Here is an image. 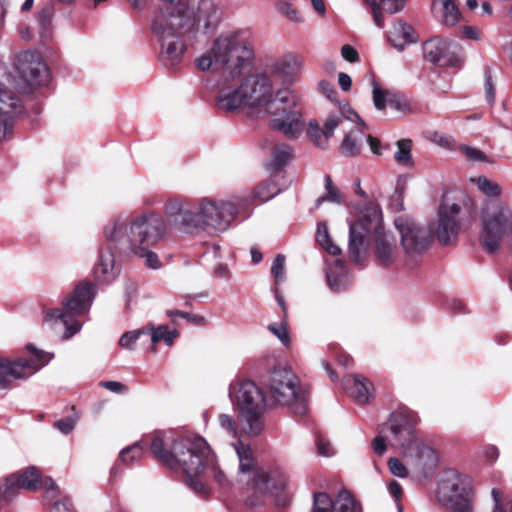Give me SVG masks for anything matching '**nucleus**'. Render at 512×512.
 <instances>
[{
	"label": "nucleus",
	"instance_id": "9",
	"mask_svg": "<svg viewBox=\"0 0 512 512\" xmlns=\"http://www.w3.org/2000/svg\"><path fill=\"white\" fill-rule=\"evenodd\" d=\"M14 67L19 74L20 81L15 82L10 74L0 81L9 94H12L19 103L16 117L22 111V106L17 93H30L34 88L42 86L49 81V70L41 54L36 50L19 52L15 57Z\"/></svg>",
	"mask_w": 512,
	"mask_h": 512
},
{
	"label": "nucleus",
	"instance_id": "56",
	"mask_svg": "<svg viewBox=\"0 0 512 512\" xmlns=\"http://www.w3.org/2000/svg\"><path fill=\"white\" fill-rule=\"evenodd\" d=\"M319 91L324 94L330 100H335L337 96V92L334 88V85L326 80H321L318 83Z\"/></svg>",
	"mask_w": 512,
	"mask_h": 512
},
{
	"label": "nucleus",
	"instance_id": "39",
	"mask_svg": "<svg viewBox=\"0 0 512 512\" xmlns=\"http://www.w3.org/2000/svg\"><path fill=\"white\" fill-rule=\"evenodd\" d=\"M218 425L228 437L232 439L238 437L239 431L237 422L232 415L220 414L218 416Z\"/></svg>",
	"mask_w": 512,
	"mask_h": 512
},
{
	"label": "nucleus",
	"instance_id": "62",
	"mask_svg": "<svg viewBox=\"0 0 512 512\" xmlns=\"http://www.w3.org/2000/svg\"><path fill=\"white\" fill-rule=\"evenodd\" d=\"M368 145L371 149V151L376 155H382V146L380 141L377 138H374L372 136L367 137Z\"/></svg>",
	"mask_w": 512,
	"mask_h": 512
},
{
	"label": "nucleus",
	"instance_id": "15",
	"mask_svg": "<svg viewBox=\"0 0 512 512\" xmlns=\"http://www.w3.org/2000/svg\"><path fill=\"white\" fill-rule=\"evenodd\" d=\"M395 226L401 235V244L407 254H419L428 248L429 234L413 219L399 216L395 219Z\"/></svg>",
	"mask_w": 512,
	"mask_h": 512
},
{
	"label": "nucleus",
	"instance_id": "51",
	"mask_svg": "<svg viewBox=\"0 0 512 512\" xmlns=\"http://www.w3.org/2000/svg\"><path fill=\"white\" fill-rule=\"evenodd\" d=\"M268 329L280 340L283 345H288L290 338L287 327L284 323L270 324Z\"/></svg>",
	"mask_w": 512,
	"mask_h": 512
},
{
	"label": "nucleus",
	"instance_id": "24",
	"mask_svg": "<svg viewBox=\"0 0 512 512\" xmlns=\"http://www.w3.org/2000/svg\"><path fill=\"white\" fill-rule=\"evenodd\" d=\"M343 387L347 394L358 404H365L371 397L372 384L370 381L357 374H350L343 378Z\"/></svg>",
	"mask_w": 512,
	"mask_h": 512
},
{
	"label": "nucleus",
	"instance_id": "12",
	"mask_svg": "<svg viewBox=\"0 0 512 512\" xmlns=\"http://www.w3.org/2000/svg\"><path fill=\"white\" fill-rule=\"evenodd\" d=\"M95 287L83 282L75 286L73 291L63 300L65 311L59 308L47 311L48 320H59L65 326L64 338L69 339L81 330V323L74 319L76 315L86 313L94 299Z\"/></svg>",
	"mask_w": 512,
	"mask_h": 512
},
{
	"label": "nucleus",
	"instance_id": "59",
	"mask_svg": "<svg viewBox=\"0 0 512 512\" xmlns=\"http://www.w3.org/2000/svg\"><path fill=\"white\" fill-rule=\"evenodd\" d=\"M372 448L377 455L382 456L386 451V443L384 438L382 436H377L374 438L372 441Z\"/></svg>",
	"mask_w": 512,
	"mask_h": 512
},
{
	"label": "nucleus",
	"instance_id": "3",
	"mask_svg": "<svg viewBox=\"0 0 512 512\" xmlns=\"http://www.w3.org/2000/svg\"><path fill=\"white\" fill-rule=\"evenodd\" d=\"M151 451L156 459L173 470L181 469L186 484L198 495H207L208 487L199 476L209 471L216 483L228 487L230 480L217 462L206 440L196 435L175 438L172 431L158 432L153 436Z\"/></svg>",
	"mask_w": 512,
	"mask_h": 512
},
{
	"label": "nucleus",
	"instance_id": "37",
	"mask_svg": "<svg viewBox=\"0 0 512 512\" xmlns=\"http://www.w3.org/2000/svg\"><path fill=\"white\" fill-rule=\"evenodd\" d=\"M292 158V149L288 145H280L275 147L272 160L268 164V167L273 170H278L284 165H286L289 160Z\"/></svg>",
	"mask_w": 512,
	"mask_h": 512
},
{
	"label": "nucleus",
	"instance_id": "25",
	"mask_svg": "<svg viewBox=\"0 0 512 512\" xmlns=\"http://www.w3.org/2000/svg\"><path fill=\"white\" fill-rule=\"evenodd\" d=\"M107 245L101 249L99 260L94 268L95 277L102 282H110L114 280L118 275V269L115 266V257L112 252V246L107 239Z\"/></svg>",
	"mask_w": 512,
	"mask_h": 512
},
{
	"label": "nucleus",
	"instance_id": "46",
	"mask_svg": "<svg viewBox=\"0 0 512 512\" xmlns=\"http://www.w3.org/2000/svg\"><path fill=\"white\" fill-rule=\"evenodd\" d=\"M54 16V8L51 4L45 5L38 13V22L40 25V33L44 34L48 31Z\"/></svg>",
	"mask_w": 512,
	"mask_h": 512
},
{
	"label": "nucleus",
	"instance_id": "36",
	"mask_svg": "<svg viewBox=\"0 0 512 512\" xmlns=\"http://www.w3.org/2000/svg\"><path fill=\"white\" fill-rule=\"evenodd\" d=\"M47 497L54 501L51 512H74L71 499L66 495H62L57 485L56 490L49 492Z\"/></svg>",
	"mask_w": 512,
	"mask_h": 512
},
{
	"label": "nucleus",
	"instance_id": "19",
	"mask_svg": "<svg viewBox=\"0 0 512 512\" xmlns=\"http://www.w3.org/2000/svg\"><path fill=\"white\" fill-rule=\"evenodd\" d=\"M473 495L471 481L457 472H450L439 486L440 499L448 502Z\"/></svg>",
	"mask_w": 512,
	"mask_h": 512
},
{
	"label": "nucleus",
	"instance_id": "48",
	"mask_svg": "<svg viewBox=\"0 0 512 512\" xmlns=\"http://www.w3.org/2000/svg\"><path fill=\"white\" fill-rule=\"evenodd\" d=\"M451 512H474L473 495L449 502Z\"/></svg>",
	"mask_w": 512,
	"mask_h": 512
},
{
	"label": "nucleus",
	"instance_id": "20",
	"mask_svg": "<svg viewBox=\"0 0 512 512\" xmlns=\"http://www.w3.org/2000/svg\"><path fill=\"white\" fill-rule=\"evenodd\" d=\"M353 120H360V117L351 109L348 103L343 102L339 105L337 112L331 113L327 117L323 125V135L326 138H331L336 129L344 132L352 125Z\"/></svg>",
	"mask_w": 512,
	"mask_h": 512
},
{
	"label": "nucleus",
	"instance_id": "18",
	"mask_svg": "<svg viewBox=\"0 0 512 512\" xmlns=\"http://www.w3.org/2000/svg\"><path fill=\"white\" fill-rule=\"evenodd\" d=\"M457 46L441 37H433L422 45L423 57L426 61L438 66L453 65Z\"/></svg>",
	"mask_w": 512,
	"mask_h": 512
},
{
	"label": "nucleus",
	"instance_id": "23",
	"mask_svg": "<svg viewBox=\"0 0 512 512\" xmlns=\"http://www.w3.org/2000/svg\"><path fill=\"white\" fill-rule=\"evenodd\" d=\"M360 120H353L352 125L343 132L344 138L339 146V151L346 157H354L360 154L363 141L366 138Z\"/></svg>",
	"mask_w": 512,
	"mask_h": 512
},
{
	"label": "nucleus",
	"instance_id": "61",
	"mask_svg": "<svg viewBox=\"0 0 512 512\" xmlns=\"http://www.w3.org/2000/svg\"><path fill=\"white\" fill-rule=\"evenodd\" d=\"M338 83L343 91H348L351 88L352 80L348 74L341 72L338 75Z\"/></svg>",
	"mask_w": 512,
	"mask_h": 512
},
{
	"label": "nucleus",
	"instance_id": "13",
	"mask_svg": "<svg viewBox=\"0 0 512 512\" xmlns=\"http://www.w3.org/2000/svg\"><path fill=\"white\" fill-rule=\"evenodd\" d=\"M0 487L4 494V500H12L20 489L36 491L44 488L46 494L56 490V483L51 478L41 480L40 473L35 467H28L21 473H15L0 480Z\"/></svg>",
	"mask_w": 512,
	"mask_h": 512
},
{
	"label": "nucleus",
	"instance_id": "52",
	"mask_svg": "<svg viewBox=\"0 0 512 512\" xmlns=\"http://www.w3.org/2000/svg\"><path fill=\"white\" fill-rule=\"evenodd\" d=\"M388 467L390 472L396 477L406 478L408 476L406 466L397 458H390L388 460Z\"/></svg>",
	"mask_w": 512,
	"mask_h": 512
},
{
	"label": "nucleus",
	"instance_id": "47",
	"mask_svg": "<svg viewBox=\"0 0 512 512\" xmlns=\"http://www.w3.org/2000/svg\"><path fill=\"white\" fill-rule=\"evenodd\" d=\"M279 12L286 16L290 21L295 23H300L303 21V18L300 12L293 7L290 3L282 1L277 4Z\"/></svg>",
	"mask_w": 512,
	"mask_h": 512
},
{
	"label": "nucleus",
	"instance_id": "45",
	"mask_svg": "<svg viewBox=\"0 0 512 512\" xmlns=\"http://www.w3.org/2000/svg\"><path fill=\"white\" fill-rule=\"evenodd\" d=\"M143 451V446L140 443H135L120 452V459L124 463H132L142 456Z\"/></svg>",
	"mask_w": 512,
	"mask_h": 512
},
{
	"label": "nucleus",
	"instance_id": "50",
	"mask_svg": "<svg viewBox=\"0 0 512 512\" xmlns=\"http://www.w3.org/2000/svg\"><path fill=\"white\" fill-rule=\"evenodd\" d=\"M271 274L277 282H281L285 279V256L278 254L271 266Z\"/></svg>",
	"mask_w": 512,
	"mask_h": 512
},
{
	"label": "nucleus",
	"instance_id": "32",
	"mask_svg": "<svg viewBox=\"0 0 512 512\" xmlns=\"http://www.w3.org/2000/svg\"><path fill=\"white\" fill-rule=\"evenodd\" d=\"M333 503V512H362L359 502L346 490L339 491Z\"/></svg>",
	"mask_w": 512,
	"mask_h": 512
},
{
	"label": "nucleus",
	"instance_id": "33",
	"mask_svg": "<svg viewBox=\"0 0 512 512\" xmlns=\"http://www.w3.org/2000/svg\"><path fill=\"white\" fill-rule=\"evenodd\" d=\"M280 193V188L273 180H265L258 184L253 191V198L267 202Z\"/></svg>",
	"mask_w": 512,
	"mask_h": 512
},
{
	"label": "nucleus",
	"instance_id": "29",
	"mask_svg": "<svg viewBox=\"0 0 512 512\" xmlns=\"http://www.w3.org/2000/svg\"><path fill=\"white\" fill-rule=\"evenodd\" d=\"M387 425L395 437H403L407 442L412 439L413 431L411 430V424L408 422V415L402 412L392 413Z\"/></svg>",
	"mask_w": 512,
	"mask_h": 512
},
{
	"label": "nucleus",
	"instance_id": "5",
	"mask_svg": "<svg viewBox=\"0 0 512 512\" xmlns=\"http://www.w3.org/2000/svg\"><path fill=\"white\" fill-rule=\"evenodd\" d=\"M166 233L164 219L155 213L143 214L128 222L117 218L104 228L105 238L119 251L144 258L145 265L159 269L161 261L151 247L161 241Z\"/></svg>",
	"mask_w": 512,
	"mask_h": 512
},
{
	"label": "nucleus",
	"instance_id": "58",
	"mask_svg": "<svg viewBox=\"0 0 512 512\" xmlns=\"http://www.w3.org/2000/svg\"><path fill=\"white\" fill-rule=\"evenodd\" d=\"M342 57L348 62L354 63L359 60V54L351 45H344L341 48Z\"/></svg>",
	"mask_w": 512,
	"mask_h": 512
},
{
	"label": "nucleus",
	"instance_id": "54",
	"mask_svg": "<svg viewBox=\"0 0 512 512\" xmlns=\"http://www.w3.org/2000/svg\"><path fill=\"white\" fill-rule=\"evenodd\" d=\"M317 452L319 455L324 457H330L335 454V449L331 445L330 441L320 436L316 441Z\"/></svg>",
	"mask_w": 512,
	"mask_h": 512
},
{
	"label": "nucleus",
	"instance_id": "55",
	"mask_svg": "<svg viewBox=\"0 0 512 512\" xmlns=\"http://www.w3.org/2000/svg\"><path fill=\"white\" fill-rule=\"evenodd\" d=\"M491 494L494 501L492 512H512L511 503L504 504L503 502H501V493L499 492V490L493 488Z\"/></svg>",
	"mask_w": 512,
	"mask_h": 512
},
{
	"label": "nucleus",
	"instance_id": "21",
	"mask_svg": "<svg viewBox=\"0 0 512 512\" xmlns=\"http://www.w3.org/2000/svg\"><path fill=\"white\" fill-rule=\"evenodd\" d=\"M372 86L373 103L377 110H384L387 105L400 112L409 110V103L402 94L392 90H383L375 80L372 81Z\"/></svg>",
	"mask_w": 512,
	"mask_h": 512
},
{
	"label": "nucleus",
	"instance_id": "4",
	"mask_svg": "<svg viewBox=\"0 0 512 512\" xmlns=\"http://www.w3.org/2000/svg\"><path fill=\"white\" fill-rule=\"evenodd\" d=\"M255 62V41L248 29H230L219 33L209 48L195 59L203 72H220L228 80L240 78Z\"/></svg>",
	"mask_w": 512,
	"mask_h": 512
},
{
	"label": "nucleus",
	"instance_id": "16",
	"mask_svg": "<svg viewBox=\"0 0 512 512\" xmlns=\"http://www.w3.org/2000/svg\"><path fill=\"white\" fill-rule=\"evenodd\" d=\"M27 350L32 354L31 359L21 358L14 362H7L2 359L3 370L1 372L5 377V385L7 384L8 375L15 379L30 377L45 366L53 357L49 353L36 349L33 345H27Z\"/></svg>",
	"mask_w": 512,
	"mask_h": 512
},
{
	"label": "nucleus",
	"instance_id": "44",
	"mask_svg": "<svg viewBox=\"0 0 512 512\" xmlns=\"http://www.w3.org/2000/svg\"><path fill=\"white\" fill-rule=\"evenodd\" d=\"M332 499L327 493H317L314 495L312 512H333Z\"/></svg>",
	"mask_w": 512,
	"mask_h": 512
},
{
	"label": "nucleus",
	"instance_id": "38",
	"mask_svg": "<svg viewBox=\"0 0 512 512\" xmlns=\"http://www.w3.org/2000/svg\"><path fill=\"white\" fill-rule=\"evenodd\" d=\"M324 185L327 191V194L324 197H320L316 200V205L319 206L324 201L334 202V203H342L343 198L336 186H334L332 182V178L330 175H325L324 177Z\"/></svg>",
	"mask_w": 512,
	"mask_h": 512
},
{
	"label": "nucleus",
	"instance_id": "8",
	"mask_svg": "<svg viewBox=\"0 0 512 512\" xmlns=\"http://www.w3.org/2000/svg\"><path fill=\"white\" fill-rule=\"evenodd\" d=\"M238 412V421L244 434L258 436L264 427L267 401L263 391L252 381H243L230 388V397Z\"/></svg>",
	"mask_w": 512,
	"mask_h": 512
},
{
	"label": "nucleus",
	"instance_id": "27",
	"mask_svg": "<svg viewBox=\"0 0 512 512\" xmlns=\"http://www.w3.org/2000/svg\"><path fill=\"white\" fill-rule=\"evenodd\" d=\"M365 1L372 6L374 23L379 28H382L384 25L382 12L388 14L397 13L403 9L405 4V0H379V3H377V0Z\"/></svg>",
	"mask_w": 512,
	"mask_h": 512
},
{
	"label": "nucleus",
	"instance_id": "31",
	"mask_svg": "<svg viewBox=\"0 0 512 512\" xmlns=\"http://www.w3.org/2000/svg\"><path fill=\"white\" fill-rule=\"evenodd\" d=\"M148 331L146 335H150V341L152 343V350L155 352V345L160 341H164L168 346L172 345L174 339L178 336L176 329H169L166 325H160L154 328L153 325L144 327Z\"/></svg>",
	"mask_w": 512,
	"mask_h": 512
},
{
	"label": "nucleus",
	"instance_id": "10",
	"mask_svg": "<svg viewBox=\"0 0 512 512\" xmlns=\"http://www.w3.org/2000/svg\"><path fill=\"white\" fill-rule=\"evenodd\" d=\"M238 213V205L231 200H200L193 214H186L182 222L188 226V233L226 231Z\"/></svg>",
	"mask_w": 512,
	"mask_h": 512
},
{
	"label": "nucleus",
	"instance_id": "22",
	"mask_svg": "<svg viewBox=\"0 0 512 512\" xmlns=\"http://www.w3.org/2000/svg\"><path fill=\"white\" fill-rule=\"evenodd\" d=\"M18 110V100L0 86V142L11 132L13 116Z\"/></svg>",
	"mask_w": 512,
	"mask_h": 512
},
{
	"label": "nucleus",
	"instance_id": "60",
	"mask_svg": "<svg viewBox=\"0 0 512 512\" xmlns=\"http://www.w3.org/2000/svg\"><path fill=\"white\" fill-rule=\"evenodd\" d=\"M102 386L114 393H122L126 390L125 385L117 381H105L102 382Z\"/></svg>",
	"mask_w": 512,
	"mask_h": 512
},
{
	"label": "nucleus",
	"instance_id": "57",
	"mask_svg": "<svg viewBox=\"0 0 512 512\" xmlns=\"http://www.w3.org/2000/svg\"><path fill=\"white\" fill-rule=\"evenodd\" d=\"M388 492L394 498L396 505L400 504L402 498L403 489L402 486L396 481L392 480L388 484Z\"/></svg>",
	"mask_w": 512,
	"mask_h": 512
},
{
	"label": "nucleus",
	"instance_id": "64",
	"mask_svg": "<svg viewBox=\"0 0 512 512\" xmlns=\"http://www.w3.org/2000/svg\"><path fill=\"white\" fill-rule=\"evenodd\" d=\"M485 93H486L487 101L489 103H493L494 99H495V93H494V88L491 83V80L488 77L486 78V82H485Z\"/></svg>",
	"mask_w": 512,
	"mask_h": 512
},
{
	"label": "nucleus",
	"instance_id": "40",
	"mask_svg": "<svg viewBox=\"0 0 512 512\" xmlns=\"http://www.w3.org/2000/svg\"><path fill=\"white\" fill-rule=\"evenodd\" d=\"M307 135L315 145L326 148L328 146L329 138L323 135V128L321 129L316 121H310L308 124Z\"/></svg>",
	"mask_w": 512,
	"mask_h": 512
},
{
	"label": "nucleus",
	"instance_id": "7",
	"mask_svg": "<svg viewBox=\"0 0 512 512\" xmlns=\"http://www.w3.org/2000/svg\"><path fill=\"white\" fill-rule=\"evenodd\" d=\"M380 264L388 266L396 258L397 248L394 238L385 232L382 225V213L375 205L367 206L360 217L349 224L348 253L350 259L360 264L371 242Z\"/></svg>",
	"mask_w": 512,
	"mask_h": 512
},
{
	"label": "nucleus",
	"instance_id": "34",
	"mask_svg": "<svg viewBox=\"0 0 512 512\" xmlns=\"http://www.w3.org/2000/svg\"><path fill=\"white\" fill-rule=\"evenodd\" d=\"M316 240L319 245L325 249L329 254L337 256L341 254L339 246L334 244L330 238L328 227L326 223H319L317 226Z\"/></svg>",
	"mask_w": 512,
	"mask_h": 512
},
{
	"label": "nucleus",
	"instance_id": "17",
	"mask_svg": "<svg viewBox=\"0 0 512 512\" xmlns=\"http://www.w3.org/2000/svg\"><path fill=\"white\" fill-rule=\"evenodd\" d=\"M460 206L443 200L438 208V220L434 227V235L440 243L448 245L455 239L460 230Z\"/></svg>",
	"mask_w": 512,
	"mask_h": 512
},
{
	"label": "nucleus",
	"instance_id": "42",
	"mask_svg": "<svg viewBox=\"0 0 512 512\" xmlns=\"http://www.w3.org/2000/svg\"><path fill=\"white\" fill-rule=\"evenodd\" d=\"M146 333H148V331L144 328L128 331L121 336L119 345L124 349L133 350L137 340L140 339L141 336L146 335Z\"/></svg>",
	"mask_w": 512,
	"mask_h": 512
},
{
	"label": "nucleus",
	"instance_id": "2",
	"mask_svg": "<svg viewBox=\"0 0 512 512\" xmlns=\"http://www.w3.org/2000/svg\"><path fill=\"white\" fill-rule=\"evenodd\" d=\"M223 9L217 0H178L174 6L155 13L152 32L161 44L160 59L166 67L176 66L186 51L184 36L211 33L221 23Z\"/></svg>",
	"mask_w": 512,
	"mask_h": 512
},
{
	"label": "nucleus",
	"instance_id": "53",
	"mask_svg": "<svg viewBox=\"0 0 512 512\" xmlns=\"http://www.w3.org/2000/svg\"><path fill=\"white\" fill-rule=\"evenodd\" d=\"M461 151L469 161L473 162H485L487 156L479 149L470 146H462Z\"/></svg>",
	"mask_w": 512,
	"mask_h": 512
},
{
	"label": "nucleus",
	"instance_id": "49",
	"mask_svg": "<svg viewBox=\"0 0 512 512\" xmlns=\"http://www.w3.org/2000/svg\"><path fill=\"white\" fill-rule=\"evenodd\" d=\"M79 418L80 416L78 414H74L70 417L56 421L54 426L64 435H68L75 428Z\"/></svg>",
	"mask_w": 512,
	"mask_h": 512
},
{
	"label": "nucleus",
	"instance_id": "6",
	"mask_svg": "<svg viewBox=\"0 0 512 512\" xmlns=\"http://www.w3.org/2000/svg\"><path fill=\"white\" fill-rule=\"evenodd\" d=\"M238 461L237 481L251 492L246 499L250 507L262 505L267 496L274 498L277 506L285 507L290 497L285 492L288 477L279 468H264L257 465L254 452L249 444L241 441L233 442Z\"/></svg>",
	"mask_w": 512,
	"mask_h": 512
},
{
	"label": "nucleus",
	"instance_id": "11",
	"mask_svg": "<svg viewBox=\"0 0 512 512\" xmlns=\"http://www.w3.org/2000/svg\"><path fill=\"white\" fill-rule=\"evenodd\" d=\"M264 383L275 403L289 406L296 415L307 412L306 394L300 386L298 376L290 368L275 367Z\"/></svg>",
	"mask_w": 512,
	"mask_h": 512
},
{
	"label": "nucleus",
	"instance_id": "43",
	"mask_svg": "<svg viewBox=\"0 0 512 512\" xmlns=\"http://www.w3.org/2000/svg\"><path fill=\"white\" fill-rule=\"evenodd\" d=\"M476 184L480 191H482L488 197H496L501 194L500 186L493 181H490L484 176L476 179Z\"/></svg>",
	"mask_w": 512,
	"mask_h": 512
},
{
	"label": "nucleus",
	"instance_id": "1",
	"mask_svg": "<svg viewBox=\"0 0 512 512\" xmlns=\"http://www.w3.org/2000/svg\"><path fill=\"white\" fill-rule=\"evenodd\" d=\"M215 100L218 109L226 112L247 108L269 116L270 127L288 138H298L305 128L301 94L288 87L276 89L264 69L242 77L237 83L222 85Z\"/></svg>",
	"mask_w": 512,
	"mask_h": 512
},
{
	"label": "nucleus",
	"instance_id": "26",
	"mask_svg": "<svg viewBox=\"0 0 512 512\" xmlns=\"http://www.w3.org/2000/svg\"><path fill=\"white\" fill-rule=\"evenodd\" d=\"M388 40L395 49L402 51L406 45L417 41V35L410 25L397 22L388 32Z\"/></svg>",
	"mask_w": 512,
	"mask_h": 512
},
{
	"label": "nucleus",
	"instance_id": "63",
	"mask_svg": "<svg viewBox=\"0 0 512 512\" xmlns=\"http://www.w3.org/2000/svg\"><path fill=\"white\" fill-rule=\"evenodd\" d=\"M434 142L442 147H445V148H451L452 147V139L449 138V137H445V136H442V135H439V134H435L434 136Z\"/></svg>",
	"mask_w": 512,
	"mask_h": 512
},
{
	"label": "nucleus",
	"instance_id": "28",
	"mask_svg": "<svg viewBox=\"0 0 512 512\" xmlns=\"http://www.w3.org/2000/svg\"><path fill=\"white\" fill-rule=\"evenodd\" d=\"M432 8L441 23L446 26H453L459 21L460 13L454 0H434Z\"/></svg>",
	"mask_w": 512,
	"mask_h": 512
},
{
	"label": "nucleus",
	"instance_id": "30",
	"mask_svg": "<svg viewBox=\"0 0 512 512\" xmlns=\"http://www.w3.org/2000/svg\"><path fill=\"white\" fill-rule=\"evenodd\" d=\"M165 213L173 225L182 231L188 232V226L182 220L186 214H193V211L184 210L179 200L171 199L165 205Z\"/></svg>",
	"mask_w": 512,
	"mask_h": 512
},
{
	"label": "nucleus",
	"instance_id": "41",
	"mask_svg": "<svg viewBox=\"0 0 512 512\" xmlns=\"http://www.w3.org/2000/svg\"><path fill=\"white\" fill-rule=\"evenodd\" d=\"M326 278L331 290L340 292L348 287L349 281L344 274H335L331 269L326 272Z\"/></svg>",
	"mask_w": 512,
	"mask_h": 512
},
{
	"label": "nucleus",
	"instance_id": "35",
	"mask_svg": "<svg viewBox=\"0 0 512 512\" xmlns=\"http://www.w3.org/2000/svg\"><path fill=\"white\" fill-rule=\"evenodd\" d=\"M397 151L394 154L395 161L403 166V167H412L413 159H412V140L410 139H401L397 141Z\"/></svg>",
	"mask_w": 512,
	"mask_h": 512
},
{
	"label": "nucleus",
	"instance_id": "14",
	"mask_svg": "<svg viewBox=\"0 0 512 512\" xmlns=\"http://www.w3.org/2000/svg\"><path fill=\"white\" fill-rule=\"evenodd\" d=\"M304 66L305 61L301 55L286 53L267 60L263 69L270 74L273 82L278 79L283 85H292L297 82Z\"/></svg>",
	"mask_w": 512,
	"mask_h": 512
}]
</instances>
